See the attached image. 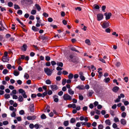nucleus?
Returning a JSON list of instances; mask_svg holds the SVG:
<instances>
[{
  "mask_svg": "<svg viewBox=\"0 0 129 129\" xmlns=\"http://www.w3.org/2000/svg\"><path fill=\"white\" fill-rule=\"evenodd\" d=\"M69 57L72 59L71 60L74 63H77L80 61L79 58L76 56H74L72 55H70Z\"/></svg>",
  "mask_w": 129,
  "mask_h": 129,
  "instance_id": "obj_1",
  "label": "nucleus"
},
{
  "mask_svg": "<svg viewBox=\"0 0 129 129\" xmlns=\"http://www.w3.org/2000/svg\"><path fill=\"white\" fill-rule=\"evenodd\" d=\"M63 98L65 101H71L72 100L71 96L67 93L64 94L63 96Z\"/></svg>",
  "mask_w": 129,
  "mask_h": 129,
  "instance_id": "obj_2",
  "label": "nucleus"
},
{
  "mask_svg": "<svg viewBox=\"0 0 129 129\" xmlns=\"http://www.w3.org/2000/svg\"><path fill=\"white\" fill-rule=\"evenodd\" d=\"M44 71L45 73L48 76H50L52 73V71L50 69L48 68L44 69Z\"/></svg>",
  "mask_w": 129,
  "mask_h": 129,
  "instance_id": "obj_3",
  "label": "nucleus"
},
{
  "mask_svg": "<svg viewBox=\"0 0 129 129\" xmlns=\"http://www.w3.org/2000/svg\"><path fill=\"white\" fill-rule=\"evenodd\" d=\"M19 92L22 94L23 97L24 98H27V96L26 94V93L25 91L21 89H20L19 90Z\"/></svg>",
  "mask_w": 129,
  "mask_h": 129,
  "instance_id": "obj_4",
  "label": "nucleus"
},
{
  "mask_svg": "<svg viewBox=\"0 0 129 129\" xmlns=\"http://www.w3.org/2000/svg\"><path fill=\"white\" fill-rule=\"evenodd\" d=\"M110 25L109 23L107 22L104 21L103 22L102 25L103 28H106L108 27Z\"/></svg>",
  "mask_w": 129,
  "mask_h": 129,
  "instance_id": "obj_5",
  "label": "nucleus"
},
{
  "mask_svg": "<svg viewBox=\"0 0 129 129\" xmlns=\"http://www.w3.org/2000/svg\"><path fill=\"white\" fill-rule=\"evenodd\" d=\"M97 17L98 20L99 21L103 18V15L102 14H98L97 15Z\"/></svg>",
  "mask_w": 129,
  "mask_h": 129,
  "instance_id": "obj_6",
  "label": "nucleus"
},
{
  "mask_svg": "<svg viewBox=\"0 0 129 129\" xmlns=\"http://www.w3.org/2000/svg\"><path fill=\"white\" fill-rule=\"evenodd\" d=\"M104 15L106 16V19L108 20L110 19L112 15V14L111 13H106L104 14Z\"/></svg>",
  "mask_w": 129,
  "mask_h": 129,
  "instance_id": "obj_7",
  "label": "nucleus"
},
{
  "mask_svg": "<svg viewBox=\"0 0 129 129\" xmlns=\"http://www.w3.org/2000/svg\"><path fill=\"white\" fill-rule=\"evenodd\" d=\"M27 48V45L25 44L23 45V46L21 47V48L22 50L24 51H26Z\"/></svg>",
  "mask_w": 129,
  "mask_h": 129,
  "instance_id": "obj_8",
  "label": "nucleus"
},
{
  "mask_svg": "<svg viewBox=\"0 0 129 129\" xmlns=\"http://www.w3.org/2000/svg\"><path fill=\"white\" fill-rule=\"evenodd\" d=\"M36 118V117L35 116H29L27 117V118L29 120H33L35 119Z\"/></svg>",
  "mask_w": 129,
  "mask_h": 129,
  "instance_id": "obj_9",
  "label": "nucleus"
},
{
  "mask_svg": "<svg viewBox=\"0 0 129 129\" xmlns=\"http://www.w3.org/2000/svg\"><path fill=\"white\" fill-rule=\"evenodd\" d=\"M50 87L53 91L56 90L58 88L57 86L55 85H51Z\"/></svg>",
  "mask_w": 129,
  "mask_h": 129,
  "instance_id": "obj_10",
  "label": "nucleus"
},
{
  "mask_svg": "<svg viewBox=\"0 0 129 129\" xmlns=\"http://www.w3.org/2000/svg\"><path fill=\"white\" fill-rule=\"evenodd\" d=\"M119 87L117 86H115L112 89V90L114 92H117L119 90Z\"/></svg>",
  "mask_w": 129,
  "mask_h": 129,
  "instance_id": "obj_11",
  "label": "nucleus"
},
{
  "mask_svg": "<svg viewBox=\"0 0 129 129\" xmlns=\"http://www.w3.org/2000/svg\"><path fill=\"white\" fill-rule=\"evenodd\" d=\"M30 110L31 112H33L34 110V106L33 104H31L29 107Z\"/></svg>",
  "mask_w": 129,
  "mask_h": 129,
  "instance_id": "obj_12",
  "label": "nucleus"
},
{
  "mask_svg": "<svg viewBox=\"0 0 129 129\" xmlns=\"http://www.w3.org/2000/svg\"><path fill=\"white\" fill-rule=\"evenodd\" d=\"M68 93L70 95H73L74 94V91L71 88L68 89Z\"/></svg>",
  "mask_w": 129,
  "mask_h": 129,
  "instance_id": "obj_13",
  "label": "nucleus"
},
{
  "mask_svg": "<svg viewBox=\"0 0 129 129\" xmlns=\"http://www.w3.org/2000/svg\"><path fill=\"white\" fill-rule=\"evenodd\" d=\"M121 123L123 125H125L126 124V121L124 119H122L120 120Z\"/></svg>",
  "mask_w": 129,
  "mask_h": 129,
  "instance_id": "obj_14",
  "label": "nucleus"
},
{
  "mask_svg": "<svg viewBox=\"0 0 129 129\" xmlns=\"http://www.w3.org/2000/svg\"><path fill=\"white\" fill-rule=\"evenodd\" d=\"M2 60L3 62H8L9 61V59L7 57L3 56Z\"/></svg>",
  "mask_w": 129,
  "mask_h": 129,
  "instance_id": "obj_15",
  "label": "nucleus"
},
{
  "mask_svg": "<svg viewBox=\"0 0 129 129\" xmlns=\"http://www.w3.org/2000/svg\"><path fill=\"white\" fill-rule=\"evenodd\" d=\"M9 109L10 110L12 111H13L16 112L17 109L16 108H15L12 106H11L9 107Z\"/></svg>",
  "mask_w": 129,
  "mask_h": 129,
  "instance_id": "obj_16",
  "label": "nucleus"
},
{
  "mask_svg": "<svg viewBox=\"0 0 129 129\" xmlns=\"http://www.w3.org/2000/svg\"><path fill=\"white\" fill-rule=\"evenodd\" d=\"M105 123L109 125H110L111 124L110 120L109 119L106 120L105 121Z\"/></svg>",
  "mask_w": 129,
  "mask_h": 129,
  "instance_id": "obj_17",
  "label": "nucleus"
},
{
  "mask_svg": "<svg viewBox=\"0 0 129 129\" xmlns=\"http://www.w3.org/2000/svg\"><path fill=\"white\" fill-rule=\"evenodd\" d=\"M73 77V75L72 73H70L68 76L69 79H71Z\"/></svg>",
  "mask_w": 129,
  "mask_h": 129,
  "instance_id": "obj_18",
  "label": "nucleus"
},
{
  "mask_svg": "<svg viewBox=\"0 0 129 129\" xmlns=\"http://www.w3.org/2000/svg\"><path fill=\"white\" fill-rule=\"evenodd\" d=\"M19 74V72L18 71L16 70H14V75L16 76H18Z\"/></svg>",
  "mask_w": 129,
  "mask_h": 129,
  "instance_id": "obj_19",
  "label": "nucleus"
},
{
  "mask_svg": "<svg viewBox=\"0 0 129 129\" xmlns=\"http://www.w3.org/2000/svg\"><path fill=\"white\" fill-rule=\"evenodd\" d=\"M121 97L119 95L118 96V98L116 100H114V102L115 103L118 102L120 101Z\"/></svg>",
  "mask_w": 129,
  "mask_h": 129,
  "instance_id": "obj_20",
  "label": "nucleus"
},
{
  "mask_svg": "<svg viewBox=\"0 0 129 129\" xmlns=\"http://www.w3.org/2000/svg\"><path fill=\"white\" fill-rule=\"evenodd\" d=\"M35 6L38 11H40V10L41 8L38 4H36Z\"/></svg>",
  "mask_w": 129,
  "mask_h": 129,
  "instance_id": "obj_21",
  "label": "nucleus"
},
{
  "mask_svg": "<svg viewBox=\"0 0 129 129\" xmlns=\"http://www.w3.org/2000/svg\"><path fill=\"white\" fill-rule=\"evenodd\" d=\"M32 30L34 31H37L39 30V29L37 27L34 26H33L32 27Z\"/></svg>",
  "mask_w": 129,
  "mask_h": 129,
  "instance_id": "obj_22",
  "label": "nucleus"
},
{
  "mask_svg": "<svg viewBox=\"0 0 129 129\" xmlns=\"http://www.w3.org/2000/svg\"><path fill=\"white\" fill-rule=\"evenodd\" d=\"M94 92L92 90L89 91L88 94V96H91L92 95V94Z\"/></svg>",
  "mask_w": 129,
  "mask_h": 129,
  "instance_id": "obj_23",
  "label": "nucleus"
},
{
  "mask_svg": "<svg viewBox=\"0 0 129 129\" xmlns=\"http://www.w3.org/2000/svg\"><path fill=\"white\" fill-rule=\"evenodd\" d=\"M76 88H78L79 89H84V87L83 86L81 85L80 86H78L76 87Z\"/></svg>",
  "mask_w": 129,
  "mask_h": 129,
  "instance_id": "obj_24",
  "label": "nucleus"
},
{
  "mask_svg": "<svg viewBox=\"0 0 129 129\" xmlns=\"http://www.w3.org/2000/svg\"><path fill=\"white\" fill-rule=\"evenodd\" d=\"M57 96L54 95L53 97L54 98V101L56 102H57L58 101V99L57 98H56V97H57Z\"/></svg>",
  "mask_w": 129,
  "mask_h": 129,
  "instance_id": "obj_25",
  "label": "nucleus"
},
{
  "mask_svg": "<svg viewBox=\"0 0 129 129\" xmlns=\"http://www.w3.org/2000/svg\"><path fill=\"white\" fill-rule=\"evenodd\" d=\"M63 125L65 126H68L69 124V121H64L63 122Z\"/></svg>",
  "mask_w": 129,
  "mask_h": 129,
  "instance_id": "obj_26",
  "label": "nucleus"
},
{
  "mask_svg": "<svg viewBox=\"0 0 129 129\" xmlns=\"http://www.w3.org/2000/svg\"><path fill=\"white\" fill-rule=\"evenodd\" d=\"M85 42L88 45H91L89 39H86L85 41Z\"/></svg>",
  "mask_w": 129,
  "mask_h": 129,
  "instance_id": "obj_27",
  "label": "nucleus"
},
{
  "mask_svg": "<svg viewBox=\"0 0 129 129\" xmlns=\"http://www.w3.org/2000/svg\"><path fill=\"white\" fill-rule=\"evenodd\" d=\"M23 99L22 97V96H21L20 95L19 96L18 98V100L19 101L21 102L23 101Z\"/></svg>",
  "mask_w": 129,
  "mask_h": 129,
  "instance_id": "obj_28",
  "label": "nucleus"
},
{
  "mask_svg": "<svg viewBox=\"0 0 129 129\" xmlns=\"http://www.w3.org/2000/svg\"><path fill=\"white\" fill-rule=\"evenodd\" d=\"M66 79L64 78L62 80V84L63 85H64L66 84Z\"/></svg>",
  "mask_w": 129,
  "mask_h": 129,
  "instance_id": "obj_29",
  "label": "nucleus"
},
{
  "mask_svg": "<svg viewBox=\"0 0 129 129\" xmlns=\"http://www.w3.org/2000/svg\"><path fill=\"white\" fill-rule=\"evenodd\" d=\"M76 120L74 118H72L70 120V122L71 123H73L75 122Z\"/></svg>",
  "mask_w": 129,
  "mask_h": 129,
  "instance_id": "obj_30",
  "label": "nucleus"
},
{
  "mask_svg": "<svg viewBox=\"0 0 129 129\" xmlns=\"http://www.w3.org/2000/svg\"><path fill=\"white\" fill-rule=\"evenodd\" d=\"M126 113L125 112H123L122 113L121 116L122 117L125 118L126 117Z\"/></svg>",
  "mask_w": 129,
  "mask_h": 129,
  "instance_id": "obj_31",
  "label": "nucleus"
},
{
  "mask_svg": "<svg viewBox=\"0 0 129 129\" xmlns=\"http://www.w3.org/2000/svg\"><path fill=\"white\" fill-rule=\"evenodd\" d=\"M8 71L7 69H4L3 71V73L4 74H7L8 73Z\"/></svg>",
  "mask_w": 129,
  "mask_h": 129,
  "instance_id": "obj_32",
  "label": "nucleus"
},
{
  "mask_svg": "<svg viewBox=\"0 0 129 129\" xmlns=\"http://www.w3.org/2000/svg\"><path fill=\"white\" fill-rule=\"evenodd\" d=\"M16 112L13 111L11 114V116L12 117H15L16 116V114L15 112Z\"/></svg>",
  "mask_w": 129,
  "mask_h": 129,
  "instance_id": "obj_33",
  "label": "nucleus"
},
{
  "mask_svg": "<svg viewBox=\"0 0 129 129\" xmlns=\"http://www.w3.org/2000/svg\"><path fill=\"white\" fill-rule=\"evenodd\" d=\"M110 79L109 78H107L104 80V81L106 83L108 82L110 80Z\"/></svg>",
  "mask_w": 129,
  "mask_h": 129,
  "instance_id": "obj_34",
  "label": "nucleus"
},
{
  "mask_svg": "<svg viewBox=\"0 0 129 129\" xmlns=\"http://www.w3.org/2000/svg\"><path fill=\"white\" fill-rule=\"evenodd\" d=\"M57 65L61 67H62L63 66V64L61 62H58L56 63Z\"/></svg>",
  "mask_w": 129,
  "mask_h": 129,
  "instance_id": "obj_35",
  "label": "nucleus"
},
{
  "mask_svg": "<svg viewBox=\"0 0 129 129\" xmlns=\"http://www.w3.org/2000/svg\"><path fill=\"white\" fill-rule=\"evenodd\" d=\"M13 4L11 2H9L8 3V5L9 7H11L13 6Z\"/></svg>",
  "mask_w": 129,
  "mask_h": 129,
  "instance_id": "obj_36",
  "label": "nucleus"
},
{
  "mask_svg": "<svg viewBox=\"0 0 129 129\" xmlns=\"http://www.w3.org/2000/svg\"><path fill=\"white\" fill-rule=\"evenodd\" d=\"M24 77L26 79H28L29 77V75L26 73H25Z\"/></svg>",
  "mask_w": 129,
  "mask_h": 129,
  "instance_id": "obj_37",
  "label": "nucleus"
},
{
  "mask_svg": "<svg viewBox=\"0 0 129 129\" xmlns=\"http://www.w3.org/2000/svg\"><path fill=\"white\" fill-rule=\"evenodd\" d=\"M5 97L6 99H8L10 98V95L8 94H5Z\"/></svg>",
  "mask_w": 129,
  "mask_h": 129,
  "instance_id": "obj_38",
  "label": "nucleus"
},
{
  "mask_svg": "<svg viewBox=\"0 0 129 129\" xmlns=\"http://www.w3.org/2000/svg\"><path fill=\"white\" fill-rule=\"evenodd\" d=\"M14 8L16 9H20V7L18 5L15 4L14 5Z\"/></svg>",
  "mask_w": 129,
  "mask_h": 129,
  "instance_id": "obj_39",
  "label": "nucleus"
},
{
  "mask_svg": "<svg viewBox=\"0 0 129 129\" xmlns=\"http://www.w3.org/2000/svg\"><path fill=\"white\" fill-rule=\"evenodd\" d=\"M41 118L42 119H45L46 118V115H45L44 114H43L41 115Z\"/></svg>",
  "mask_w": 129,
  "mask_h": 129,
  "instance_id": "obj_40",
  "label": "nucleus"
},
{
  "mask_svg": "<svg viewBox=\"0 0 129 129\" xmlns=\"http://www.w3.org/2000/svg\"><path fill=\"white\" fill-rule=\"evenodd\" d=\"M79 100L82 101L83 100L84 98L82 95H79Z\"/></svg>",
  "mask_w": 129,
  "mask_h": 129,
  "instance_id": "obj_41",
  "label": "nucleus"
},
{
  "mask_svg": "<svg viewBox=\"0 0 129 129\" xmlns=\"http://www.w3.org/2000/svg\"><path fill=\"white\" fill-rule=\"evenodd\" d=\"M104 127V126L102 124H100L98 126L99 129H102Z\"/></svg>",
  "mask_w": 129,
  "mask_h": 129,
  "instance_id": "obj_42",
  "label": "nucleus"
},
{
  "mask_svg": "<svg viewBox=\"0 0 129 129\" xmlns=\"http://www.w3.org/2000/svg\"><path fill=\"white\" fill-rule=\"evenodd\" d=\"M36 13V10H32L31 12V14L32 15H35Z\"/></svg>",
  "mask_w": 129,
  "mask_h": 129,
  "instance_id": "obj_43",
  "label": "nucleus"
},
{
  "mask_svg": "<svg viewBox=\"0 0 129 129\" xmlns=\"http://www.w3.org/2000/svg\"><path fill=\"white\" fill-rule=\"evenodd\" d=\"M112 127L114 128H117V126L116 124L114 123L113 124Z\"/></svg>",
  "mask_w": 129,
  "mask_h": 129,
  "instance_id": "obj_44",
  "label": "nucleus"
},
{
  "mask_svg": "<svg viewBox=\"0 0 129 129\" xmlns=\"http://www.w3.org/2000/svg\"><path fill=\"white\" fill-rule=\"evenodd\" d=\"M79 76V75L77 74H75L74 75H73L74 78L75 79H76L78 78Z\"/></svg>",
  "mask_w": 129,
  "mask_h": 129,
  "instance_id": "obj_45",
  "label": "nucleus"
},
{
  "mask_svg": "<svg viewBox=\"0 0 129 129\" xmlns=\"http://www.w3.org/2000/svg\"><path fill=\"white\" fill-rule=\"evenodd\" d=\"M114 121L116 122L119 121V120L118 118L116 117H115L114 118Z\"/></svg>",
  "mask_w": 129,
  "mask_h": 129,
  "instance_id": "obj_46",
  "label": "nucleus"
},
{
  "mask_svg": "<svg viewBox=\"0 0 129 129\" xmlns=\"http://www.w3.org/2000/svg\"><path fill=\"white\" fill-rule=\"evenodd\" d=\"M80 78L82 81H84L85 80V78L83 75L82 76H80Z\"/></svg>",
  "mask_w": 129,
  "mask_h": 129,
  "instance_id": "obj_47",
  "label": "nucleus"
},
{
  "mask_svg": "<svg viewBox=\"0 0 129 129\" xmlns=\"http://www.w3.org/2000/svg\"><path fill=\"white\" fill-rule=\"evenodd\" d=\"M62 73L64 75H66L68 74V72L66 71H62Z\"/></svg>",
  "mask_w": 129,
  "mask_h": 129,
  "instance_id": "obj_48",
  "label": "nucleus"
},
{
  "mask_svg": "<svg viewBox=\"0 0 129 129\" xmlns=\"http://www.w3.org/2000/svg\"><path fill=\"white\" fill-rule=\"evenodd\" d=\"M124 80L126 82H127L128 81V77H125L124 78Z\"/></svg>",
  "mask_w": 129,
  "mask_h": 129,
  "instance_id": "obj_49",
  "label": "nucleus"
},
{
  "mask_svg": "<svg viewBox=\"0 0 129 129\" xmlns=\"http://www.w3.org/2000/svg\"><path fill=\"white\" fill-rule=\"evenodd\" d=\"M81 125V122H78L76 124V126L77 127H79Z\"/></svg>",
  "mask_w": 129,
  "mask_h": 129,
  "instance_id": "obj_50",
  "label": "nucleus"
},
{
  "mask_svg": "<svg viewBox=\"0 0 129 129\" xmlns=\"http://www.w3.org/2000/svg\"><path fill=\"white\" fill-rule=\"evenodd\" d=\"M99 60L100 61L102 62L103 63H106V62L102 58H100Z\"/></svg>",
  "mask_w": 129,
  "mask_h": 129,
  "instance_id": "obj_51",
  "label": "nucleus"
},
{
  "mask_svg": "<svg viewBox=\"0 0 129 129\" xmlns=\"http://www.w3.org/2000/svg\"><path fill=\"white\" fill-rule=\"evenodd\" d=\"M22 12L21 10H18L17 12V14L20 15H21L22 14Z\"/></svg>",
  "mask_w": 129,
  "mask_h": 129,
  "instance_id": "obj_52",
  "label": "nucleus"
},
{
  "mask_svg": "<svg viewBox=\"0 0 129 129\" xmlns=\"http://www.w3.org/2000/svg\"><path fill=\"white\" fill-rule=\"evenodd\" d=\"M121 110L123 111H124L125 109V108L124 106H122L120 107Z\"/></svg>",
  "mask_w": 129,
  "mask_h": 129,
  "instance_id": "obj_53",
  "label": "nucleus"
},
{
  "mask_svg": "<svg viewBox=\"0 0 129 129\" xmlns=\"http://www.w3.org/2000/svg\"><path fill=\"white\" fill-rule=\"evenodd\" d=\"M8 122L7 121H4L3 122V124L4 125H7L8 124Z\"/></svg>",
  "mask_w": 129,
  "mask_h": 129,
  "instance_id": "obj_54",
  "label": "nucleus"
},
{
  "mask_svg": "<svg viewBox=\"0 0 129 129\" xmlns=\"http://www.w3.org/2000/svg\"><path fill=\"white\" fill-rule=\"evenodd\" d=\"M71 50L73 51H75L76 52H78V50H77L74 47H72L71 48Z\"/></svg>",
  "mask_w": 129,
  "mask_h": 129,
  "instance_id": "obj_55",
  "label": "nucleus"
},
{
  "mask_svg": "<svg viewBox=\"0 0 129 129\" xmlns=\"http://www.w3.org/2000/svg\"><path fill=\"white\" fill-rule=\"evenodd\" d=\"M121 64V63L120 62H117L115 64L116 66L117 67H119L120 66V65Z\"/></svg>",
  "mask_w": 129,
  "mask_h": 129,
  "instance_id": "obj_56",
  "label": "nucleus"
},
{
  "mask_svg": "<svg viewBox=\"0 0 129 129\" xmlns=\"http://www.w3.org/2000/svg\"><path fill=\"white\" fill-rule=\"evenodd\" d=\"M34 125L32 123H30L29 125V127L31 129L33 128L34 127Z\"/></svg>",
  "mask_w": 129,
  "mask_h": 129,
  "instance_id": "obj_57",
  "label": "nucleus"
},
{
  "mask_svg": "<svg viewBox=\"0 0 129 129\" xmlns=\"http://www.w3.org/2000/svg\"><path fill=\"white\" fill-rule=\"evenodd\" d=\"M46 82L47 84H51V81L49 80H47L46 81Z\"/></svg>",
  "mask_w": 129,
  "mask_h": 129,
  "instance_id": "obj_58",
  "label": "nucleus"
},
{
  "mask_svg": "<svg viewBox=\"0 0 129 129\" xmlns=\"http://www.w3.org/2000/svg\"><path fill=\"white\" fill-rule=\"evenodd\" d=\"M94 8L96 9H98L100 8L99 6L98 5H94Z\"/></svg>",
  "mask_w": 129,
  "mask_h": 129,
  "instance_id": "obj_59",
  "label": "nucleus"
},
{
  "mask_svg": "<svg viewBox=\"0 0 129 129\" xmlns=\"http://www.w3.org/2000/svg\"><path fill=\"white\" fill-rule=\"evenodd\" d=\"M105 31L107 33H110L111 32L110 29L109 28H107L105 29Z\"/></svg>",
  "mask_w": 129,
  "mask_h": 129,
  "instance_id": "obj_60",
  "label": "nucleus"
},
{
  "mask_svg": "<svg viewBox=\"0 0 129 129\" xmlns=\"http://www.w3.org/2000/svg\"><path fill=\"white\" fill-rule=\"evenodd\" d=\"M63 94V92L62 91H60L58 93V94L59 95L61 96Z\"/></svg>",
  "mask_w": 129,
  "mask_h": 129,
  "instance_id": "obj_61",
  "label": "nucleus"
},
{
  "mask_svg": "<svg viewBox=\"0 0 129 129\" xmlns=\"http://www.w3.org/2000/svg\"><path fill=\"white\" fill-rule=\"evenodd\" d=\"M52 65L53 66L55 65L56 64V63L54 61H52L51 62Z\"/></svg>",
  "mask_w": 129,
  "mask_h": 129,
  "instance_id": "obj_62",
  "label": "nucleus"
},
{
  "mask_svg": "<svg viewBox=\"0 0 129 129\" xmlns=\"http://www.w3.org/2000/svg\"><path fill=\"white\" fill-rule=\"evenodd\" d=\"M43 15L45 17H47L48 16V14L46 13H44L43 14Z\"/></svg>",
  "mask_w": 129,
  "mask_h": 129,
  "instance_id": "obj_63",
  "label": "nucleus"
},
{
  "mask_svg": "<svg viewBox=\"0 0 129 129\" xmlns=\"http://www.w3.org/2000/svg\"><path fill=\"white\" fill-rule=\"evenodd\" d=\"M30 19L33 20L34 19V16L33 15H31L29 18Z\"/></svg>",
  "mask_w": 129,
  "mask_h": 129,
  "instance_id": "obj_64",
  "label": "nucleus"
}]
</instances>
